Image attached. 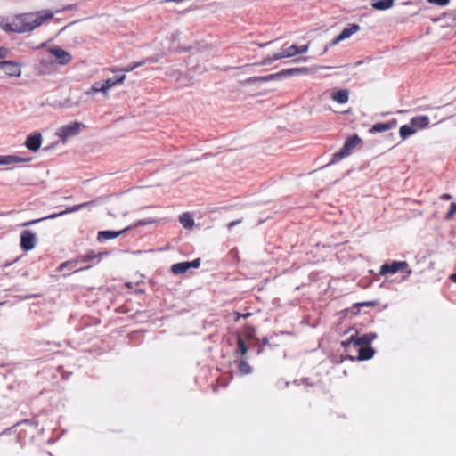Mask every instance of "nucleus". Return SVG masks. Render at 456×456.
<instances>
[{
	"mask_svg": "<svg viewBox=\"0 0 456 456\" xmlns=\"http://www.w3.org/2000/svg\"><path fill=\"white\" fill-rule=\"evenodd\" d=\"M411 125L416 129H424L429 125V118L427 115L416 116L411 118Z\"/></svg>",
	"mask_w": 456,
	"mask_h": 456,
	"instance_id": "f3484780",
	"label": "nucleus"
},
{
	"mask_svg": "<svg viewBox=\"0 0 456 456\" xmlns=\"http://www.w3.org/2000/svg\"><path fill=\"white\" fill-rule=\"evenodd\" d=\"M134 69L133 67L132 64H128L127 66L126 67H123V68H112L110 69V70L112 72V73H117V72H131L133 71Z\"/></svg>",
	"mask_w": 456,
	"mask_h": 456,
	"instance_id": "cd10ccee",
	"label": "nucleus"
},
{
	"mask_svg": "<svg viewBox=\"0 0 456 456\" xmlns=\"http://www.w3.org/2000/svg\"><path fill=\"white\" fill-rule=\"evenodd\" d=\"M431 4H436L440 6H445L449 4L450 0H428Z\"/></svg>",
	"mask_w": 456,
	"mask_h": 456,
	"instance_id": "473e14b6",
	"label": "nucleus"
},
{
	"mask_svg": "<svg viewBox=\"0 0 456 456\" xmlns=\"http://www.w3.org/2000/svg\"><path fill=\"white\" fill-rule=\"evenodd\" d=\"M271 42H267V43H265V44H258L259 47H264L267 45H269Z\"/></svg>",
	"mask_w": 456,
	"mask_h": 456,
	"instance_id": "37998d69",
	"label": "nucleus"
},
{
	"mask_svg": "<svg viewBox=\"0 0 456 456\" xmlns=\"http://www.w3.org/2000/svg\"><path fill=\"white\" fill-rule=\"evenodd\" d=\"M42 144V136L40 133H33L27 136L25 146L31 151H37Z\"/></svg>",
	"mask_w": 456,
	"mask_h": 456,
	"instance_id": "9b49d317",
	"label": "nucleus"
},
{
	"mask_svg": "<svg viewBox=\"0 0 456 456\" xmlns=\"http://www.w3.org/2000/svg\"><path fill=\"white\" fill-rule=\"evenodd\" d=\"M394 5V0H379L372 4L375 10H387Z\"/></svg>",
	"mask_w": 456,
	"mask_h": 456,
	"instance_id": "a878e982",
	"label": "nucleus"
},
{
	"mask_svg": "<svg viewBox=\"0 0 456 456\" xmlns=\"http://www.w3.org/2000/svg\"><path fill=\"white\" fill-rule=\"evenodd\" d=\"M50 53L53 56H54L56 59H58V62L59 64L61 65H66L68 64L69 62H70L72 57H71V54L60 48V47H54V48H52L50 49Z\"/></svg>",
	"mask_w": 456,
	"mask_h": 456,
	"instance_id": "4468645a",
	"label": "nucleus"
},
{
	"mask_svg": "<svg viewBox=\"0 0 456 456\" xmlns=\"http://www.w3.org/2000/svg\"><path fill=\"white\" fill-rule=\"evenodd\" d=\"M29 159H24L14 155H3L0 156V165H12L20 164L28 161Z\"/></svg>",
	"mask_w": 456,
	"mask_h": 456,
	"instance_id": "6ab92c4d",
	"label": "nucleus"
},
{
	"mask_svg": "<svg viewBox=\"0 0 456 456\" xmlns=\"http://www.w3.org/2000/svg\"><path fill=\"white\" fill-rule=\"evenodd\" d=\"M81 124L77 121L62 126L58 132V135L61 140L77 135L80 131Z\"/></svg>",
	"mask_w": 456,
	"mask_h": 456,
	"instance_id": "0eeeda50",
	"label": "nucleus"
},
{
	"mask_svg": "<svg viewBox=\"0 0 456 456\" xmlns=\"http://www.w3.org/2000/svg\"><path fill=\"white\" fill-rule=\"evenodd\" d=\"M36 236L30 231H23L20 234V248L24 251H29L35 248Z\"/></svg>",
	"mask_w": 456,
	"mask_h": 456,
	"instance_id": "9d476101",
	"label": "nucleus"
},
{
	"mask_svg": "<svg viewBox=\"0 0 456 456\" xmlns=\"http://www.w3.org/2000/svg\"><path fill=\"white\" fill-rule=\"evenodd\" d=\"M153 223V220H150V219H147V220H140V221H137L134 225L133 227H138V226H143V225H148V224H151ZM132 228V226H130Z\"/></svg>",
	"mask_w": 456,
	"mask_h": 456,
	"instance_id": "2f4dec72",
	"label": "nucleus"
},
{
	"mask_svg": "<svg viewBox=\"0 0 456 456\" xmlns=\"http://www.w3.org/2000/svg\"><path fill=\"white\" fill-rule=\"evenodd\" d=\"M9 51L5 47H0V59H4L7 56Z\"/></svg>",
	"mask_w": 456,
	"mask_h": 456,
	"instance_id": "e433bc0d",
	"label": "nucleus"
},
{
	"mask_svg": "<svg viewBox=\"0 0 456 456\" xmlns=\"http://www.w3.org/2000/svg\"><path fill=\"white\" fill-rule=\"evenodd\" d=\"M442 200H450L452 199V195L449 193H444L440 196Z\"/></svg>",
	"mask_w": 456,
	"mask_h": 456,
	"instance_id": "ea45409f",
	"label": "nucleus"
},
{
	"mask_svg": "<svg viewBox=\"0 0 456 456\" xmlns=\"http://www.w3.org/2000/svg\"><path fill=\"white\" fill-rule=\"evenodd\" d=\"M0 69L10 77H20L21 75L20 65L12 61H0Z\"/></svg>",
	"mask_w": 456,
	"mask_h": 456,
	"instance_id": "1a4fd4ad",
	"label": "nucleus"
},
{
	"mask_svg": "<svg viewBox=\"0 0 456 456\" xmlns=\"http://www.w3.org/2000/svg\"><path fill=\"white\" fill-rule=\"evenodd\" d=\"M146 62H147V61L143 60V61H136V62H134V63H131V64L133 65L134 69H135L136 68H139V67L144 65Z\"/></svg>",
	"mask_w": 456,
	"mask_h": 456,
	"instance_id": "58836bf2",
	"label": "nucleus"
},
{
	"mask_svg": "<svg viewBox=\"0 0 456 456\" xmlns=\"http://www.w3.org/2000/svg\"><path fill=\"white\" fill-rule=\"evenodd\" d=\"M91 93H102V84L94 83L91 86L90 90L86 92V94H90Z\"/></svg>",
	"mask_w": 456,
	"mask_h": 456,
	"instance_id": "7c9ffc66",
	"label": "nucleus"
},
{
	"mask_svg": "<svg viewBox=\"0 0 456 456\" xmlns=\"http://www.w3.org/2000/svg\"><path fill=\"white\" fill-rule=\"evenodd\" d=\"M416 133V129L408 125H403L400 129H399V134H400V137L403 139V140H405L407 137L412 135L413 134Z\"/></svg>",
	"mask_w": 456,
	"mask_h": 456,
	"instance_id": "bb28decb",
	"label": "nucleus"
},
{
	"mask_svg": "<svg viewBox=\"0 0 456 456\" xmlns=\"http://www.w3.org/2000/svg\"><path fill=\"white\" fill-rule=\"evenodd\" d=\"M88 268H89V266L88 267H82V268L75 270L74 272L83 271V270H86V269H88Z\"/></svg>",
	"mask_w": 456,
	"mask_h": 456,
	"instance_id": "c03bdc74",
	"label": "nucleus"
},
{
	"mask_svg": "<svg viewBox=\"0 0 456 456\" xmlns=\"http://www.w3.org/2000/svg\"><path fill=\"white\" fill-rule=\"evenodd\" d=\"M451 280L456 283V273L451 275Z\"/></svg>",
	"mask_w": 456,
	"mask_h": 456,
	"instance_id": "79ce46f5",
	"label": "nucleus"
},
{
	"mask_svg": "<svg viewBox=\"0 0 456 456\" xmlns=\"http://www.w3.org/2000/svg\"><path fill=\"white\" fill-rule=\"evenodd\" d=\"M238 372L241 376L248 375L252 372V367L248 364L246 360H240L236 362Z\"/></svg>",
	"mask_w": 456,
	"mask_h": 456,
	"instance_id": "5701e85b",
	"label": "nucleus"
},
{
	"mask_svg": "<svg viewBox=\"0 0 456 456\" xmlns=\"http://www.w3.org/2000/svg\"><path fill=\"white\" fill-rule=\"evenodd\" d=\"M125 80H126V75H124V74L121 76L115 77L113 78H107L106 80H104L102 83V94L107 95L109 89H110L116 86L122 85Z\"/></svg>",
	"mask_w": 456,
	"mask_h": 456,
	"instance_id": "ddd939ff",
	"label": "nucleus"
},
{
	"mask_svg": "<svg viewBox=\"0 0 456 456\" xmlns=\"http://www.w3.org/2000/svg\"><path fill=\"white\" fill-rule=\"evenodd\" d=\"M376 337L377 336L374 333L364 334L357 338H355L354 336H351L349 339L342 342V346L345 348L350 346L351 345H353L354 346H370V343L372 342L373 339L376 338Z\"/></svg>",
	"mask_w": 456,
	"mask_h": 456,
	"instance_id": "39448f33",
	"label": "nucleus"
},
{
	"mask_svg": "<svg viewBox=\"0 0 456 456\" xmlns=\"http://www.w3.org/2000/svg\"><path fill=\"white\" fill-rule=\"evenodd\" d=\"M408 268L406 261H393L391 264H385L380 266L379 274L386 276L387 274H394L399 271H403Z\"/></svg>",
	"mask_w": 456,
	"mask_h": 456,
	"instance_id": "423d86ee",
	"label": "nucleus"
},
{
	"mask_svg": "<svg viewBox=\"0 0 456 456\" xmlns=\"http://www.w3.org/2000/svg\"><path fill=\"white\" fill-rule=\"evenodd\" d=\"M297 45H292L287 48H283V49H281V52L274 53L271 56L265 57L261 61V65H270L277 60L293 57L297 54Z\"/></svg>",
	"mask_w": 456,
	"mask_h": 456,
	"instance_id": "20e7f679",
	"label": "nucleus"
},
{
	"mask_svg": "<svg viewBox=\"0 0 456 456\" xmlns=\"http://www.w3.org/2000/svg\"><path fill=\"white\" fill-rule=\"evenodd\" d=\"M269 345V341L266 338H264L262 339V346L258 349V354H261L263 352V346Z\"/></svg>",
	"mask_w": 456,
	"mask_h": 456,
	"instance_id": "4c0bfd02",
	"label": "nucleus"
},
{
	"mask_svg": "<svg viewBox=\"0 0 456 456\" xmlns=\"http://www.w3.org/2000/svg\"><path fill=\"white\" fill-rule=\"evenodd\" d=\"M234 314H235L234 321H236V322H238L240 318H244L245 319V318L248 317L249 315H251L250 313H247V314H240L239 312H235Z\"/></svg>",
	"mask_w": 456,
	"mask_h": 456,
	"instance_id": "f704fd0d",
	"label": "nucleus"
},
{
	"mask_svg": "<svg viewBox=\"0 0 456 456\" xmlns=\"http://www.w3.org/2000/svg\"><path fill=\"white\" fill-rule=\"evenodd\" d=\"M131 227H126L125 229L121 230V231H118V232H114V231H101L98 232V236H97V239L99 240H112V239H116L118 238L119 235H121L122 233H124L125 232L130 230Z\"/></svg>",
	"mask_w": 456,
	"mask_h": 456,
	"instance_id": "a211bd4d",
	"label": "nucleus"
},
{
	"mask_svg": "<svg viewBox=\"0 0 456 456\" xmlns=\"http://www.w3.org/2000/svg\"><path fill=\"white\" fill-rule=\"evenodd\" d=\"M360 29V27L357 24H349L347 28H345L340 34L335 37L331 45H336L339 43L340 41H343L348 37H350L352 35L356 33Z\"/></svg>",
	"mask_w": 456,
	"mask_h": 456,
	"instance_id": "2eb2a0df",
	"label": "nucleus"
},
{
	"mask_svg": "<svg viewBox=\"0 0 456 456\" xmlns=\"http://www.w3.org/2000/svg\"><path fill=\"white\" fill-rule=\"evenodd\" d=\"M309 49V44L297 46V53H305Z\"/></svg>",
	"mask_w": 456,
	"mask_h": 456,
	"instance_id": "72a5a7b5",
	"label": "nucleus"
},
{
	"mask_svg": "<svg viewBox=\"0 0 456 456\" xmlns=\"http://www.w3.org/2000/svg\"><path fill=\"white\" fill-rule=\"evenodd\" d=\"M374 350L370 346H362L358 349L357 359L360 361L370 360L373 357Z\"/></svg>",
	"mask_w": 456,
	"mask_h": 456,
	"instance_id": "412c9836",
	"label": "nucleus"
},
{
	"mask_svg": "<svg viewBox=\"0 0 456 456\" xmlns=\"http://www.w3.org/2000/svg\"><path fill=\"white\" fill-rule=\"evenodd\" d=\"M361 142L362 139L357 134H354L353 136L347 138L343 147L338 152L332 155V159L330 164L337 163L343 159L344 158L349 156L354 151V149Z\"/></svg>",
	"mask_w": 456,
	"mask_h": 456,
	"instance_id": "f03ea898",
	"label": "nucleus"
},
{
	"mask_svg": "<svg viewBox=\"0 0 456 456\" xmlns=\"http://www.w3.org/2000/svg\"><path fill=\"white\" fill-rule=\"evenodd\" d=\"M200 258H197V259H195L193 261L188 262L189 269L191 268V267L192 268H198L200 266Z\"/></svg>",
	"mask_w": 456,
	"mask_h": 456,
	"instance_id": "c9c22d12",
	"label": "nucleus"
},
{
	"mask_svg": "<svg viewBox=\"0 0 456 456\" xmlns=\"http://www.w3.org/2000/svg\"><path fill=\"white\" fill-rule=\"evenodd\" d=\"M188 265V262H181L175 264L171 266V272L175 275L185 273L189 270Z\"/></svg>",
	"mask_w": 456,
	"mask_h": 456,
	"instance_id": "393cba45",
	"label": "nucleus"
},
{
	"mask_svg": "<svg viewBox=\"0 0 456 456\" xmlns=\"http://www.w3.org/2000/svg\"><path fill=\"white\" fill-rule=\"evenodd\" d=\"M376 305V303L374 301H366V302H362V303H357L355 305H354V308L356 309V312H354V314H356L358 312H359V308L360 307H362V306H375Z\"/></svg>",
	"mask_w": 456,
	"mask_h": 456,
	"instance_id": "c85d7f7f",
	"label": "nucleus"
},
{
	"mask_svg": "<svg viewBox=\"0 0 456 456\" xmlns=\"http://www.w3.org/2000/svg\"><path fill=\"white\" fill-rule=\"evenodd\" d=\"M240 223H241V220L232 221V222H230L227 226L229 229H231L232 227L237 225Z\"/></svg>",
	"mask_w": 456,
	"mask_h": 456,
	"instance_id": "a19ab883",
	"label": "nucleus"
},
{
	"mask_svg": "<svg viewBox=\"0 0 456 456\" xmlns=\"http://www.w3.org/2000/svg\"><path fill=\"white\" fill-rule=\"evenodd\" d=\"M102 255H103L102 253L96 254L94 251H89L86 255L79 256L77 259L61 263L59 265L58 270L62 271L64 268H66L68 266L74 265L79 262L86 263V262L93 261L97 257H101Z\"/></svg>",
	"mask_w": 456,
	"mask_h": 456,
	"instance_id": "6e6552de",
	"label": "nucleus"
},
{
	"mask_svg": "<svg viewBox=\"0 0 456 456\" xmlns=\"http://www.w3.org/2000/svg\"><path fill=\"white\" fill-rule=\"evenodd\" d=\"M331 99L340 104L346 103L349 99V92L346 89H340L338 91H334L331 94Z\"/></svg>",
	"mask_w": 456,
	"mask_h": 456,
	"instance_id": "aec40b11",
	"label": "nucleus"
},
{
	"mask_svg": "<svg viewBox=\"0 0 456 456\" xmlns=\"http://www.w3.org/2000/svg\"><path fill=\"white\" fill-rule=\"evenodd\" d=\"M94 201L92 200V201H87V202H84V203H81V204L74 205L72 207L67 208L66 210L61 211L60 213L51 214L48 216H45V217H43V218H39V219H37V220H32V221L25 222V223L21 224L20 226L26 227V226H29L31 224H37V223L41 222V221L45 220V219H54V218L58 217V216H61L62 215L78 211V210L82 209L83 208H86L87 206H91V205H94Z\"/></svg>",
	"mask_w": 456,
	"mask_h": 456,
	"instance_id": "7ed1b4c3",
	"label": "nucleus"
},
{
	"mask_svg": "<svg viewBox=\"0 0 456 456\" xmlns=\"http://www.w3.org/2000/svg\"><path fill=\"white\" fill-rule=\"evenodd\" d=\"M301 71L300 69H286V70H283L281 72H279V73H275V74H270V75H267V76H262V77H253V81H256V82H268V81H272V80H274L275 78L277 77H281L283 74H288V75H295V74H297Z\"/></svg>",
	"mask_w": 456,
	"mask_h": 456,
	"instance_id": "f8f14e48",
	"label": "nucleus"
},
{
	"mask_svg": "<svg viewBox=\"0 0 456 456\" xmlns=\"http://www.w3.org/2000/svg\"><path fill=\"white\" fill-rule=\"evenodd\" d=\"M396 125H397V121L395 119H393L387 123H376L371 126V128L370 129V133L387 132V131L391 130L392 128L395 127Z\"/></svg>",
	"mask_w": 456,
	"mask_h": 456,
	"instance_id": "dca6fc26",
	"label": "nucleus"
},
{
	"mask_svg": "<svg viewBox=\"0 0 456 456\" xmlns=\"http://www.w3.org/2000/svg\"><path fill=\"white\" fill-rule=\"evenodd\" d=\"M455 214H456V203H452L451 207H450V209L445 214L444 218L446 220H452Z\"/></svg>",
	"mask_w": 456,
	"mask_h": 456,
	"instance_id": "c756f323",
	"label": "nucleus"
},
{
	"mask_svg": "<svg viewBox=\"0 0 456 456\" xmlns=\"http://www.w3.org/2000/svg\"><path fill=\"white\" fill-rule=\"evenodd\" d=\"M248 346L244 340L242 339L240 335H238L237 337V348L234 351L235 354L245 356L248 353Z\"/></svg>",
	"mask_w": 456,
	"mask_h": 456,
	"instance_id": "b1692460",
	"label": "nucleus"
},
{
	"mask_svg": "<svg viewBox=\"0 0 456 456\" xmlns=\"http://www.w3.org/2000/svg\"><path fill=\"white\" fill-rule=\"evenodd\" d=\"M190 50H191V47L181 49V51H183V52H187V51H190Z\"/></svg>",
	"mask_w": 456,
	"mask_h": 456,
	"instance_id": "a18cd8bd",
	"label": "nucleus"
},
{
	"mask_svg": "<svg viewBox=\"0 0 456 456\" xmlns=\"http://www.w3.org/2000/svg\"><path fill=\"white\" fill-rule=\"evenodd\" d=\"M53 15V12L50 10L20 13L3 20L0 26L6 32L22 34L33 31L46 20H51Z\"/></svg>",
	"mask_w": 456,
	"mask_h": 456,
	"instance_id": "f257e3e1",
	"label": "nucleus"
},
{
	"mask_svg": "<svg viewBox=\"0 0 456 456\" xmlns=\"http://www.w3.org/2000/svg\"><path fill=\"white\" fill-rule=\"evenodd\" d=\"M179 222L185 229H191L194 226V220L190 213H183L179 216Z\"/></svg>",
	"mask_w": 456,
	"mask_h": 456,
	"instance_id": "4be33fe9",
	"label": "nucleus"
}]
</instances>
